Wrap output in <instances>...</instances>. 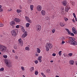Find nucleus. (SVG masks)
<instances>
[{
    "label": "nucleus",
    "mask_w": 77,
    "mask_h": 77,
    "mask_svg": "<svg viewBox=\"0 0 77 77\" xmlns=\"http://www.w3.org/2000/svg\"><path fill=\"white\" fill-rule=\"evenodd\" d=\"M53 47V45L50 43H47L46 45V50L47 51H49V48L51 49Z\"/></svg>",
    "instance_id": "obj_1"
},
{
    "label": "nucleus",
    "mask_w": 77,
    "mask_h": 77,
    "mask_svg": "<svg viewBox=\"0 0 77 77\" xmlns=\"http://www.w3.org/2000/svg\"><path fill=\"white\" fill-rule=\"evenodd\" d=\"M41 74L42 75V76L43 77L44 76V75H44V74L42 72L41 73Z\"/></svg>",
    "instance_id": "obj_51"
},
{
    "label": "nucleus",
    "mask_w": 77,
    "mask_h": 77,
    "mask_svg": "<svg viewBox=\"0 0 77 77\" xmlns=\"http://www.w3.org/2000/svg\"><path fill=\"white\" fill-rule=\"evenodd\" d=\"M27 21V22L29 23H32V20H30V19Z\"/></svg>",
    "instance_id": "obj_34"
},
{
    "label": "nucleus",
    "mask_w": 77,
    "mask_h": 77,
    "mask_svg": "<svg viewBox=\"0 0 77 77\" xmlns=\"http://www.w3.org/2000/svg\"><path fill=\"white\" fill-rule=\"evenodd\" d=\"M68 33L69 35H70V34L71 33V31H70L68 29Z\"/></svg>",
    "instance_id": "obj_38"
},
{
    "label": "nucleus",
    "mask_w": 77,
    "mask_h": 77,
    "mask_svg": "<svg viewBox=\"0 0 77 77\" xmlns=\"http://www.w3.org/2000/svg\"><path fill=\"white\" fill-rule=\"evenodd\" d=\"M73 43L72 44V45H76L77 44V42L75 41L73 42Z\"/></svg>",
    "instance_id": "obj_26"
},
{
    "label": "nucleus",
    "mask_w": 77,
    "mask_h": 77,
    "mask_svg": "<svg viewBox=\"0 0 77 77\" xmlns=\"http://www.w3.org/2000/svg\"><path fill=\"white\" fill-rule=\"evenodd\" d=\"M60 24L61 27H63L65 26V24H63V23H60Z\"/></svg>",
    "instance_id": "obj_24"
},
{
    "label": "nucleus",
    "mask_w": 77,
    "mask_h": 77,
    "mask_svg": "<svg viewBox=\"0 0 77 77\" xmlns=\"http://www.w3.org/2000/svg\"><path fill=\"white\" fill-rule=\"evenodd\" d=\"M65 11L66 12H68V8H67V7H65Z\"/></svg>",
    "instance_id": "obj_50"
},
{
    "label": "nucleus",
    "mask_w": 77,
    "mask_h": 77,
    "mask_svg": "<svg viewBox=\"0 0 77 77\" xmlns=\"http://www.w3.org/2000/svg\"><path fill=\"white\" fill-rule=\"evenodd\" d=\"M30 23H26V27H27V28L29 27V26H30Z\"/></svg>",
    "instance_id": "obj_21"
},
{
    "label": "nucleus",
    "mask_w": 77,
    "mask_h": 77,
    "mask_svg": "<svg viewBox=\"0 0 77 77\" xmlns=\"http://www.w3.org/2000/svg\"><path fill=\"white\" fill-rule=\"evenodd\" d=\"M64 20L65 21H68V18H67L66 17L64 18Z\"/></svg>",
    "instance_id": "obj_39"
},
{
    "label": "nucleus",
    "mask_w": 77,
    "mask_h": 77,
    "mask_svg": "<svg viewBox=\"0 0 77 77\" xmlns=\"http://www.w3.org/2000/svg\"><path fill=\"white\" fill-rule=\"evenodd\" d=\"M13 20L16 23H20L21 21L20 19L18 18H15Z\"/></svg>",
    "instance_id": "obj_10"
},
{
    "label": "nucleus",
    "mask_w": 77,
    "mask_h": 77,
    "mask_svg": "<svg viewBox=\"0 0 77 77\" xmlns=\"http://www.w3.org/2000/svg\"><path fill=\"white\" fill-rule=\"evenodd\" d=\"M21 10L20 9H17V13H20V12H21Z\"/></svg>",
    "instance_id": "obj_27"
},
{
    "label": "nucleus",
    "mask_w": 77,
    "mask_h": 77,
    "mask_svg": "<svg viewBox=\"0 0 77 77\" xmlns=\"http://www.w3.org/2000/svg\"><path fill=\"white\" fill-rule=\"evenodd\" d=\"M13 48L14 49H15V50H17V48H18V47H17V45H14Z\"/></svg>",
    "instance_id": "obj_17"
},
{
    "label": "nucleus",
    "mask_w": 77,
    "mask_h": 77,
    "mask_svg": "<svg viewBox=\"0 0 77 77\" xmlns=\"http://www.w3.org/2000/svg\"><path fill=\"white\" fill-rule=\"evenodd\" d=\"M30 6V9L31 11H33V5H31Z\"/></svg>",
    "instance_id": "obj_25"
},
{
    "label": "nucleus",
    "mask_w": 77,
    "mask_h": 77,
    "mask_svg": "<svg viewBox=\"0 0 77 77\" xmlns=\"http://www.w3.org/2000/svg\"><path fill=\"white\" fill-rule=\"evenodd\" d=\"M62 4L63 6H66L67 5V2L66 1H63L62 2Z\"/></svg>",
    "instance_id": "obj_15"
},
{
    "label": "nucleus",
    "mask_w": 77,
    "mask_h": 77,
    "mask_svg": "<svg viewBox=\"0 0 77 77\" xmlns=\"http://www.w3.org/2000/svg\"><path fill=\"white\" fill-rule=\"evenodd\" d=\"M10 24L11 26H12L13 28H14V25L15 24V23L14 21H11L10 22Z\"/></svg>",
    "instance_id": "obj_8"
},
{
    "label": "nucleus",
    "mask_w": 77,
    "mask_h": 77,
    "mask_svg": "<svg viewBox=\"0 0 77 77\" xmlns=\"http://www.w3.org/2000/svg\"><path fill=\"white\" fill-rule=\"evenodd\" d=\"M71 9V7H70V6L69 5L68 6V10H69V9Z\"/></svg>",
    "instance_id": "obj_46"
},
{
    "label": "nucleus",
    "mask_w": 77,
    "mask_h": 77,
    "mask_svg": "<svg viewBox=\"0 0 77 77\" xmlns=\"http://www.w3.org/2000/svg\"><path fill=\"white\" fill-rule=\"evenodd\" d=\"M50 69H48L46 70V72L47 73H50Z\"/></svg>",
    "instance_id": "obj_29"
},
{
    "label": "nucleus",
    "mask_w": 77,
    "mask_h": 77,
    "mask_svg": "<svg viewBox=\"0 0 77 77\" xmlns=\"http://www.w3.org/2000/svg\"><path fill=\"white\" fill-rule=\"evenodd\" d=\"M55 77H59V76H57V75H56Z\"/></svg>",
    "instance_id": "obj_62"
},
{
    "label": "nucleus",
    "mask_w": 77,
    "mask_h": 77,
    "mask_svg": "<svg viewBox=\"0 0 77 77\" xmlns=\"http://www.w3.org/2000/svg\"><path fill=\"white\" fill-rule=\"evenodd\" d=\"M68 40L69 42L71 44H72L73 42L75 41V39L74 38L70 37L68 38Z\"/></svg>",
    "instance_id": "obj_2"
},
{
    "label": "nucleus",
    "mask_w": 77,
    "mask_h": 77,
    "mask_svg": "<svg viewBox=\"0 0 77 77\" xmlns=\"http://www.w3.org/2000/svg\"><path fill=\"white\" fill-rule=\"evenodd\" d=\"M28 2L29 3H30L32 2V0H28Z\"/></svg>",
    "instance_id": "obj_49"
},
{
    "label": "nucleus",
    "mask_w": 77,
    "mask_h": 77,
    "mask_svg": "<svg viewBox=\"0 0 77 77\" xmlns=\"http://www.w3.org/2000/svg\"><path fill=\"white\" fill-rule=\"evenodd\" d=\"M27 32L26 31H25V32L22 35V38H26V36H27Z\"/></svg>",
    "instance_id": "obj_11"
},
{
    "label": "nucleus",
    "mask_w": 77,
    "mask_h": 77,
    "mask_svg": "<svg viewBox=\"0 0 77 77\" xmlns=\"http://www.w3.org/2000/svg\"><path fill=\"white\" fill-rule=\"evenodd\" d=\"M68 56H70V57H71L72 56V53H70L68 54Z\"/></svg>",
    "instance_id": "obj_37"
},
{
    "label": "nucleus",
    "mask_w": 77,
    "mask_h": 77,
    "mask_svg": "<svg viewBox=\"0 0 77 77\" xmlns=\"http://www.w3.org/2000/svg\"><path fill=\"white\" fill-rule=\"evenodd\" d=\"M69 63L70 65H73L74 64V61L73 60H70L69 61Z\"/></svg>",
    "instance_id": "obj_14"
},
{
    "label": "nucleus",
    "mask_w": 77,
    "mask_h": 77,
    "mask_svg": "<svg viewBox=\"0 0 77 77\" xmlns=\"http://www.w3.org/2000/svg\"><path fill=\"white\" fill-rule=\"evenodd\" d=\"M72 32L74 34V35H77V30H76V28H75L73 27L72 28Z\"/></svg>",
    "instance_id": "obj_7"
},
{
    "label": "nucleus",
    "mask_w": 77,
    "mask_h": 77,
    "mask_svg": "<svg viewBox=\"0 0 77 77\" xmlns=\"http://www.w3.org/2000/svg\"><path fill=\"white\" fill-rule=\"evenodd\" d=\"M62 43L63 44L65 43V41H64L63 40L62 41Z\"/></svg>",
    "instance_id": "obj_57"
},
{
    "label": "nucleus",
    "mask_w": 77,
    "mask_h": 77,
    "mask_svg": "<svg viewBox=\"0 0 77 77\" xmlns=\"http://www.w3.org/2000/svg\"><path fill=\"white\" fill-rule=\"evenodd\" d=\"M30 71L32 72L34 71V68L33 67H31L30 69Z\"/></svg>",
    "instance_id": "obj_22"
},
{
    "label": "nucleus",
    "mask_w": 77,
    "mask_h": 77,
    "mask_svg": "<svg viewBox=\"0 0 77 77\" xmlns=\"http://www.w3.org/2000/svg\"><path fill=\"white\" fill-rule=\"evenodd\" d=\"M6 50V47L3 46L1 49V51L2 52H5Z\"/></svg>",
    "instance_id": "obj_9"
},
{
    "label": "nucleus",
    "mask_w": 77,
    "mask_h": 77,
    "mask_svg": "<svg viewBox=\"0 0 77 77\" xmlns=\"http://www.w3.org/2000/svg\"><path fill=\"white\" fill-rule=\"evenodd\" d=\"M70 35L71 36H74V33H72V32H71V33H70Z\"/></svg>",
    "instance_id": "obj_35"
},
{
    "label": "nucleus",
    "mask_w": 77,
    "mask_h": 77,
    "mask_svg": "<svg viewBox=\"0 0 77 77\" xmlns=\"http://www.w3.org/2000/svg\"><path fill=\"white\" fill-rule=\"evenodd\" d=\"M36 9L38 11H40L42 10V6L41 5H38L36 7Z\"/></svg>",
    "instance_id": "obj_6"
},
{
    "label": "nucleus",
    "mask_w": 77,
    "mask_h": 77,
    "mask_svg": "<svg viewBox=\"0 0 77 77\" xmlns=\"http://www.w3.org/2000/svg\"><path fill=\"white\" fill-rule=\"evenodd\" d=\"M38 71H35V74L36 75H37L38 74Z\"/></svg>",
    "instance_id": "obj_32"
},
{
    "label": "nucleus",
    "mask_w": 77,
    "mask_h": 77,
    "mask_svg": "<svg viewBox=\"0 0 77 77\" xmlns=\"http://www.w3.org/2000/svg\"><path fill=\"white\" fill-rule=\"evenodd\" d=\"M3 45H0V50H1V49H2V47H3Z\"/></svg>",
    "instance_id": "obj_47"
},
{
    "label": "nucleus",
    "mask_w": 77,
    "mask_h": 77,
    "mask_svg": "<svg viewBox=\"0 0 77 77\" xmlns=\"http://www.w3.org/2000/svg\"><path fill=\"white\" fill-rule=\"evenodd\" d=\"M20 25H17L16 26V27L17 29H18V28H19V27H20Z\"/></svg>",
    "instance_id": "obj_44"
},
{
    "label": "nucleus",
    "mask_w": 77,
    "mask_h": 77,
    "mask_svg": "<svg viewBox=\"0 0 77 77\" xmlns=\"http://www.w3.org/2000/svg\"><path fill=\"white\" fill-rule=\"evenodd\" d=\"M3 57L4 58H7V57H8V56L5 55L3 56Z\"/></svg>",
    "instance_id": "obj_45"
},
{
    "label": "nucleus",
    "mask_w": 77,
    "mask_h": 77,
    "mask_svg": "<svg viewBox=\"0 0 77 77\" xmlns=\"http://www.w3.org/2000/svg\"><path fill=\"white\" fill-rule=\"evenodd\" d=\"M41 14L42 15L44 16L46 14V11L45 10H42L41 11Z\"/></svg>",
    "instance_id": "obj_12"
},
{
    "label": "nucleus",
    "mask_w": 77,
    "mask_h": 77,
    "mask_svg": "<svg viewBox=\"0 0 77 77\" xmlns=\"http://www.w3.org/2000/svg\"><path fill=\"white\" fill-rule=\"evenodd\" d=\"M56 31V30H55V29L54 28L52 30V32L53 33H55V32Z\"/></svg>",
    "instance_id": "obj_30"
},
{
    "label": "nucleus",
    "mask_w": 77,
    "mask_h": 77,
    "mask_svg": "<svg viewBox=\"0 0 77 77\" xmlns=\"http://www.w3.org/2000/svg\"><path fill=\"white\" fill-rule=\"evenodd\" d=\"M21 69H22V70H24V68L23 67H21Z\"/></svg>",
    "instance_id": "obj_52"
},
{
    "label": "nucleus",
    "mask_w": 77,
    "mask_h": 77,
    "mask_svg": "<svg viewBox=\"0 0 77 77\" xmlns=\"http://www.w3.org/2000/svg\"><path fill=\"white\" fill-rule=\"evenodd\" d=\"M43 77H46V76H45V75H44V76H43Z\"/></svg>",
    "instance_id": "obj_64"
},
{
    "label": "nucleus",
    "mask_w": 77,
    "mask_h": 77,
    "mask_svg": "<svg viewBox=\"0 0 77 77\" xmlns=\"http://www.w3.org/2000/svg\"><path fill=\"white\" fill-rule=\"evenodd\" d=\"M42 57L41 56H40L38 57V59L40 62H42V60H41V59H42Z\"/></svg>",
    "instance_id": "obj_16"
},
{
    "label": "nucleus",
    "mask_w": 77,
    "mask_h": 77,
    "mask_svg": "<svg viewBox=\"0 0 77 77\" xmlns=\"http://www.w3.org/2000/svg\"><path fill=\"white\" fill-rule=\"evenodd\" d=\"M25 50L27 51H29L30 50V48L29 47H25Z\"/></svg>",
    "instance_id": "obj_23"
},
{
    "label": "nucleus",
    "mask_w": 77,
    "mask_h": 77,
    "mask_svg": "<svg viewBox=\"0 0 77 77\" xmlns=\"http://www.w3.org/2000/svg\"><path fill=\"white\" fill-rule=\"evenodd\" d=\"M65 30H66L67 32H68V29L66 28L65 29Z\"/></svg>",
    "instance_id": "obj_61"
},
{
    "label": "nucleus",
    "mask_w": 77,
    "mask_h": 77,
    "mask_svg": "<svg viewBox=\"0 0 77 77\" xmlns=\"http://www.w3.org/2000/svg\"><path fill=\"white\" fill-rule=\"evenodd\" d=\"M3 11V9L2 8L0 9V12H2Z\"/></svg>",
    "instance_id": "obj_55"
},
{
    "label": "nucleus",
    "mask_w": 77,
    "mask_h": 77,
    "mask_svg": "<svg viewBox=\"0 0 77 77\" xmlns=\"http://www.w3.org/2000/svg\"><path fill=\"white\" fill-rule=\"evenodd\" d=\"M36 30L37 32H40L41 30V26L39 25H36Z\"/></svg>",
    "instance_id": "obj_5"
},
{
    "label": "nucleus",
    "mask_w": 77,
    "mask_h": 77,
    "mask_svg": "<svg viewBox=\"0 0 77 77\" xmlns=\"http://www.w3.org/2000/svg\"><path fill=\"white\" fill-rule=\"evenodd\" d=\"M75 64L76 65V66H77V61H76L75 62Z\"/></svg>",
    "instance_id": "obj_59"
},
{
    "label": "nucleus",
    "mask_w": 77,
    "mask_h": 77,
    "mask_svg": "<svg viewBox=\"0 0 77 77\" xmlns=\"http://www.w3.org/2000/svg\"><path fill=\"white\" fill-rule=\"evenodd\" d=\"M58 54L59 55V56H61V55H62V51H59V52L58 53Z\"/></svg>",
    "instance_id": "obj_33"
},
{
    "label": "nucleus",
    "mask_w": 77,
    "mask_h": 77,
    "mask_svg": "<svg viewBox=\"0 0 77 77\" xmlns=\"http://www.w3.org/2000/svg\"><path fill=\"white\" fill-rule=\"evenodd\" d=\"M8 12H10L11 11H12V9H11V8H8Z\"/></svg>",
    "instance_id": "obj_40"
},
{
    "label": "nucleus",
    "mask_w": 77,
    "mask_h": 77,
    "mask_svg": "<svg viewBox=\"0 0 77 77\" xmlns=\"http://www.w3.org/2000/svg\"><path fill=\"white\" fill-rule=\"evenodd\" d=\"M38 55H39V54H38L37 53L35 54V56H38Z\"/></svg>",
    "instance_id": "obj_54"
},
{
    "label": "nucleus",
    "mask_w": 77,
    "mask_h": 77,
    "mask_svg": "<svg viewBox=\"0 0 77 77\" xmlns=\"http://www.w3.org/2000/svg\"><path fill=\"white\" fill-rule=\"evenodd\" d=\"M18 41L19 42V43L21 44V45H23V41L21 38H20L18 40Z\"/></svg>",
    "instance_id": "obj_13"
},
{
    "label": "nucleus",
    "mask_w": 77,
    "mask_h": 77,
    "mask_svg": "<svg viewBox=\"0 0 77 77\" xmlns=\"http://www.w3.org/2000/svg\"><path fill=\"white\" fill-rule=\"evenodd\" d=\"M25 19L26 20V21H27L28 20H29L30 18H29V17H28L27 16H26L25 17Z\"/></svg>",
    "instance_id": "obj_28"
},
{
    "label": "nucleus",
    "mask_w": 77,
    "mask_h": 77,
    "mask_svg": "<svg viewBox=\"0 0 77 77\" xmlns=\"http://www.w3.org/2000/svg\"><path fill=\"white\" fill-rule=\"evenodd\" d=\"M4 70V68H1L0 69V71H3Z\"/></svg>",
    "instance_id": "obj_41"
},
{
    "label": "nucleus",
    "mask_w": 77,
    "mask_h": 77,
    "mask_svg": "<svg viewBox=\"0 0 77 77\" xmlns=\"http://www.w3.org/2000/svg\"><path fill=\"white\" fill-rule=\"evenodd\" d=\"M3 26H4V25L2 23H0V27H3Z\"/></svg>",
    "instance_id": "obj_36"
},
{
    "label": "nucleus",
    "mask_w": 77,
    "mask_h": 77,
    "mask_svg": "<svg viewBox=\"0 0 77 77\" xmlns=\"http://www.w3.org/2000/svg\"><path fill=\"white\" fill-rule=\"evenodd\" d=\"M73 14L74 17L75 18V21H77V17H76V15H75V14L74 13H73Z\"/></svg>",
    "instance_id": "obj_19"
},
{
    "label": "nucleus",
    "mask_w": 77,
    "mask_h": 77,
    "mask_svg": "<svg viewBox=\"0 0 77 77\" xmlns=\"http://www.w3.org/2000/svg\"><path fill=\"white\" fill-rule=\"evenodd\" d=\"M11 33L13 36H17V33L18 32V30L16 29L12 30L11 32Z\"/></svg>",
    "instance_id": "obj_3"
},
{
    "label": "nucleus",
    "mask_w": 77,
    "mask_h": 77,
    "mask_svg": "<svg viewBox=\"0 0 77 77\" xmlns=\"http://www.w3.org/2000/svg\"><path fill=\"white\" fill-rule=\"evenodd\" d=\"M15 59H17L18 57H17V56H15Z\"/></svg>",
    "instance_id": "obj_56"
},
{
    "label": "nucleus",
    "mask_w": 77,
    "mask_h": 77,
    "mask_svg": "<svg viewBox=\"0 0 77 77\" xmlns=\"http://www.w3.org/2000/svg\"><path fill=\"white\" fill-rule=\"evenodd\" d=\"M5 64L7 66L10 68L11 67V63L10 62L9 60H6L5 61Z\"/></svg>",
    "instance_id": "obj_4"
},
{
    "label": "nucleus",
    "mask_w": 77,
    "mask_h": 77,
    "mask_svg": "<svg viewBox=\"0 0 77 77\" xmlns=\"http://www.w3.org/2000/svg\"><path fill=\"white\" fill-rule=\"evenodd\" d=\"M35 64H37L38 63V61L36 60L35 61V62H34Z\"/></svg>",
    "instance_id": "obj_42"
},
{
    "label": "nucleus",
    "mask_w": 77,
    "mask_h": 77,
    "mask_svg": "<svg viewBox=\"0 0 77 77\" xmlns=\"http://www.w3.org/2000/svg\"><path fill=\"white\" fill-rule=\"evenodd\" d=\"M70 3H71V5H72V6H74L75 4V2H74L72 1H70Z\"/></svg>",
    "instance_id": "obj_20"
},
{
    "label": "nucleus",
    "mask_w": 77,
    "mask_h": 77,
    "mask_svg": "<svg viewBox=\"0 0 77 77\" xmlns=\"http://www.w3.org/2000/svg\"><path fill=\"white\" fill-rule=\"evenodd\" d=\"M12 53H15V50H14V49L12 50Z\"/></svg>",
    "instance_id": "obj_53"
},
{
    "label": "nucleus",
    "mask_w": 77,
    "mask_h": 77,
    "mask_svg": "<svg viewBox=\"0 0 77 77\" xmlns=\"http://www.w3.org/2000/svg\"><path fill=\"white\" fill-rule=\"evenodd\" d=\"M56 54L53 53L52 54V56H54H54H56Z\"/></svg>",
    "instance_id": "obj_48"
},
{
    "label": "nucleus",
    "mask_w": 77,
    "mask_h": 77,
    "mask_svg": "<svg viewBox=\"0 0 77 77\" xmlns=\"http://www.w3.org/2000/svg\"><path fill=\"white\" fill-rule=\"evenodd\" d=\"M2 5H0V9H1V8H2Z\"/></svg>",
    "instance_id": "obj_60"
},
{
    "label": "nucleus",
    "mask_w": 77,
    "mask_h": 77,
    "mask_svg": "<svg viewBox=\"0 0 77 77\" xmlns=\"http://www.w3.org/2000/svg\"><path fill=\"white\" fill-rule=\"evenodd\" d=\"M21 29H22V31L23 32H24L25 31V29H24V28L22 26L21 27Z\"/></svg>",
    "instance_id": "obj_31"
},
{
    "label": "nucleus",
    "mask_w": 77,
    "mask_h": 77,
    "mask_svg": "<svg viewBox=\"0 0 77 77\" xmlns=\"http://www.w3.org/2000/svg\"><path fill=\"white\" fill-rule=\"evenodd\" d=\"M50 62H53V61L52 60Z\"/></svg>",
    "instance_id": "obj_63"
},
{
    "label": "nucleus",
    "mask_w": 77,
    "mask_h": 77,
    "mask_svg": "<svg viewBox=\"0 0 77 77\" xmlns=\"http://www.w3.org/2000/svg\"><path fill=\"white\" fill-rule=\"evenodd\" d=\"M72 21L74 23H75V20L74 19L72 20Z\"/></svg>",
    "instance_id": "obj_58"
},
{
    "label": "nucleus",
    "mask_w": 77,
    "mask_h": 77,
    "mask_svg": "<svg viewBox=\"0 0 77 77\" xmlns=\"http://www.w3.org/2000/svg\"><path fill=\"white\" fill-rule=\"evenodd\" d=\"M61 40L62 41H64V40H65V38L64 37H63L61 38Z\"/></svg>",
    "instance_id": "obj_43"
},
{
    "label": "nucleus",
    "mask_w": 77,
    "mask_h": 77,
    "mask_svg": "<svg viewBox=\"0 0 77 77\" xmlns=\"http://www.w3.org/2000/svg\"><path fill=\"white\" fill-rule=\"evenodd\" d=\"M37 52L38 53H41V50H40V49L39 48H37Z\"/></svg>",
    "instance_id": "obj_18"
}]
</instances>
